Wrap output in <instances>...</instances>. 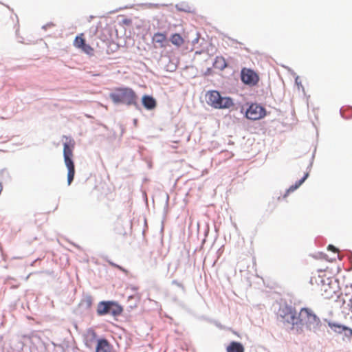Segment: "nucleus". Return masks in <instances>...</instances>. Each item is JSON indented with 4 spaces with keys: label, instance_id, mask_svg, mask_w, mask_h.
I'll return each instance as SVG.
<instances>
[{
    "label": "nucleus",
    "instance_id": "39448f33",
    "mask_svg": "<svg viewBox=\"0 0 352 352\" xmlns=\"http://www.w3.org/2000/svg\"><path fill=\"white\" fill-rule=\"evenodd\" d=\"M206 100L208 105L217 109H226L233 107L232 98L223 96L217 90H210L206 94Z\"/></svg>",
    "mask_w": 352,
    "mask_h": 352
},
{
    "label": "nucleus",
    "instance_id": "b1692460",
    "mask_svg": "<svg viewBox=\"0 0 352 352\" xmlns=\"http://www.w3.org/2000/svg\"><path fill=\"white\" fill-rule=\"evenodd\" d=\"M276 207V204L274 200L273 199L272 201H269L267 211L270 214H271L274 210Z\"/></svg>",
    "mask_w": 352,
    "mask_h": 352
},
{
    "label": "nucleus",
    "instance_id": "412c9836",
    "mask_svg": "<svg viewBox=\"0 0 352 352\" xmlns=\"http://www.w3.org/2000/svg\"><path fill=\"white\" fill-rule=\"evenodd\" d=\"M105 261L112 267L117 268L118 270L127 274L128 271L124 268L122 266L116 264V263L113 262L111 260L109 259L107 257L105 258Z\"/></svg>",
    "mask_w": 352,
    "mask_h": 352
},
{
    "label": "nucleus",
    "instance_id": "4c0bfd02",
    "mask_svg": "<svg viewBox=\"0 0 352 352\" xmlns=\"http://www.w3.org/2000/svg\"><path fill=\"white\" fill-rule=\"evenodd\" d=\"M132 289H133V291H136V290L138 289V288H137L136 287H132Z\"/></svg>",
    "mask_w": 352,
    "mask_h": 352
},
{
    "label": "nucleus",
    "instance_id": "bb28decb",
    "mask_svg": "<svg viewBox=\"0 0 352 352\" xmlns=\"http://www.w3.org/2000/svg\"><path fill=\"white\" fill-rule=\"evenodd\" d=\"M327 250L329 251H331L334 253H337L338 251V248H336L335 245H332V244H329L327 247Z\"/></svg>",
    "mask_w": 352,
    "mask_h": 352
},
{
    "label": "nucleus",
    "instance_id": "f03ea898",
    "mask_svg": "<svg viewBox=\"0 0 352 352\" xmlns=\"http://www.w3.org/2000/svg\"><path fill=\"white\" fill-rule=\"evenodd\" d=\"M277 318L280 322L284 325H292L291 329L296 331L297 334L303 333L300 329V320H299V314L297 313L296 308L287 303L280 305L277 313Z\"/></svg>",
    "mask_w": 352,
    "mask_h": 352
},
{
    "label": "nucleus",
    "instance_id": "2eb2a0df",
    "mask_svg": "<svg viewBox=\"0 0 352 352\" xmlns=\"http://www.w3.org/2000/svg\"><path fill=\"white\" fill-rule=\"evenodd\" d=\"M341 116L344 119H349L352 118V107L344 106L340 109Z\"/></svg>",
    "mask_w": 352,
    "mask_h": 352
},
{
    "label": "nucleus",
    "instance_id": "0eeeda50",
    "mask_svg": "<svg viewBox=\"0 0 352 352\" xmlns=\"http://www.w3.org/2000/svg\"><path fill=\"white\" fill-rule=\"evenodd\" d=\"M267 114L265 108L258 103H251L245 111V117L252 120L263 118Z\"/></svg>",
    "mask_w": 352,
    "mask_h": 352
},
{
    "label": "nucleus",
    "instance_id": "5701e85b",
    "mask_svg": "<svg viewBox=\"0 0 352 352\" xmlns=\"http://www.w3.org/2000/svg\"><path fill=\"white\" fill-rule=\"evenodd\" d=\"M342 333L344 334V336L350 341L351 338L352 337V329L346 326V329H344Z\"/></svg>",
    "mask_w": 352,
    "mask_h": 352
},
{
    "label": "nucleus",
    "instance_id": "f257e3e1",
    "mask_svg": "<svg viewBox=\"0 0 352 352\" xmlns=\"http://www.w3.org/2000/svg\"><path fill=\"white\" fill-rule=\"evenodd\" d=\"M109 98L115 105L133 106L136 110L141 111L142 109L140 104L138 103V96L136 92L129 87H115L109 93Z\"/></svg>",
    "mask_w": 352,
    "mask_h": 352
},
{
    "label": "nucleus",
    "instance_id": "423d86ee",
    "mask_svg": "<svg viewBox=\"0 0 352 352\" xmlns=\"http://www.w3.org/2000/svg\"><path fill=\"white\" fill-rule=\"evenodd\" d=\"M123 307L115 300H102L98 302L96 314L98 316L111 315L118 317L123 312Z\"/></svg>",
    "mask_w": 352,
    "mask_h": 352
},
{
    "label": "nucleus",
    "instance_id": "9d476101",
    "mask_svg": "<svg viewBox=\"0 0 352 352\" xmlns=\"http://www.w3.org/2000/svg\"><path fill=\"white\" fill-rule=\"evenodd\" d=\"M142 105L148 111H153L157 107V100L151 95L144 94L141 98Z\"/></svg>",
    "mask_w": 352,
    "mask_h": 352
},
{
    "label": "nucleus",
    "instance_id": "ea45409f",
    "mask_svg": "<svg viewBox=\"0 0 352 352\" xmlns=\"http://www.w3.org/2000/svg\"><path fill=\"white\" fill-rule=\"evenodd\" d=\"M336 257L335 256V257H333V258H331V260H330V261L332 262V261H336Z\"/></svg>",
    "mask_w": 352,
    "mask_h": 352
},
{
    "label": "nucleus",
    "instance_id": "f3484780",
    "mask_svg": "<svg viewBox=\"0 0 352 352\" xmlns=\"http://www.w3.org/2000/svg\"><path fill=\"white\" fill-rule=\"evenodd\" d=\"M170 41L175 46L179 47L184 43V39L180 34L175 33L173 34L170 38Z\"/></svg>",
    "mask_w": 352,
    "mask_h": 352
},
{
    "label": "nucleus",
    "instance_id": "6ab92c4d",
    "mask_svg": "<svg viewBox=\"0 0 352 352\" xmlns=\"http://www.w3.org/2000/svg\"><path fill=\"white\" fill-rule=\"evenodd\" d=\"M86 42L85 38L82 37V35H78L76 36L74 41V45L77 48H80V47Z\"/></svg>",
    "mask_w": 352,
    "mask_h": 352
},
{
    "label": "nucleus",
    "instance_id": "aec40b11",
    "mask_svg": "<svg viewBox=\"0 0 352 352\" xmlns=\"http://www.w3.org/2000/svg\"><path fill=\"white\" fill-rule=\"evenodd\" d=\"M84 53L91 55L94 52V49L90 46L89 44H87L86 42L80 47V48Z\"/></svg>",
    "mask_w": 352,
    "mask_h": 352
},
{
    "label": "nucleus",
    "instance_id": "c9c22d12",
    "mask_svg": "<svg viewBox=\"0 0 352 352\" xmlns=\"http://www.w3.org/2000/svg\"><path fill=\"white\" fill-rule=\"evenodd\" d=\"M133 123H134L135 125H136L137 123H138V120L137 119H134L133 120Z\"/></svg>",
    "mask_w": 352,
    "mask_h": 352
},
{
    "label": "nucleus",
    "instance_id": "6e6552de",
    "mask_svg": "<svg viewBox=\"0 0 352 352\" xmlns=\"http://www.w3.org/2000/svg\"><path fill=\"white\" fill-rule=\"evenodd\" d=\"M90 341L96 340L95 352H113V346L105 338H97V334L94 330L89 331Z\"/></svg>",
    "mask_w": 352,
    "mask_h": 352
},
{
    "label": "nucleus",
    "instance_id": "a211bd4d",
    "mask_svg": "<svg viewBox=\"0 0 352 352\" xmlns=\"http://www.w3.org/2000/svg\"><path fill=\"white\" fill-rule=\"evenodd\" d=\"M175 8L178 11L184 12L186 13L193 12V10H192L191 7L184 2L176 4Z\"/></svg>",
    "mask_w": 352,
    "mask_h": 352
},
{
    "label": "nucleus",
    "instance_id": "c756f323",
    "mask_svg": "<svg viewBox=\"0 0 352 352\" xmlns=\"http://www.w3.org/2000/svg\"><path fill=\"white\" fill-rule=\"evenodd\" d=\"M199 34H197V36L195 39H193V40H192V43L193 45H195V44H196V43H197L199 42Z\"/></svg>",
    "mask_w": 352,
    "mask_h": 352
},
{
    "label": "nucleus",
    "instance_id": "4be33fe9",
    "mask_svg": "<svg viewBox=\"0 0 352 352\" xmlns=\"http://www.w3.org/2000/svg\"><path fill=\"white\" fill-rule=\"evenodd\" d=\"M309 172H307L304 174L303 177L300 179L299 180L296 181L295 184H294L297 189L306 181V179L309 177Z\"/></svg>",
    "mask_w": 352,
    "mask_h": 352
},
{
    "label": "nucleus",
    "instance_id": "1a4fd4ad",
    "mask_svg": "<svg viewBox=\"0 0 352 352\" xmlns=\"http://www.w3.org/2000/svg\"><path fill=\"white\" fill-rule=\"evenodd\" d=\"M241 80L246 85L254 87L258 83L259 76L252 69L245 67L241 71Z\"/></svg>",
    "mask_w": 352,
    "mask_h": 352
},
{
    "label": "nucleus",
    "instance_id": "c03bdc74",
    "mask_svg": "<svg viewBox=\"0 0 352 352\" xmlns=\"http://www.w3.org/2000/svg\"><path fill=\"white\" fill-rule=\"evenodd\" d=\"M351 287H352V285H351Z\"/></svg>",
    "mask_w": 352,
    "mask_h": 352
},
{
    "label": "nucleus",
    "instance_id": "cd10ccee",
    "mask_svg": "<svg viewBox=\"0 0 352 352\" xmlns=\"http://www.w3.org/2000/svg\"><path fill=\"white\" fill-rule=\"evenodd\" d=\"M172 285H177V287L182 289L183 291L185 290V287L181 283L178 282L177 280H172Z\"/></svg>",
    "mask_w": 352,
    "mask_h": 352
},
{
    "label": "nucleus",
    "instance_id": "37998d69",
    "mask_svg": "<svg viewBox=\"0 0 352 352\" xmlns=\"http://www.w3.org/2000/svg\"><path fill=\"white\" fill-rule=\"evenodd\" d=\"M314 158V153L312 155V160Z\"/></svg>",
    "mask_w": 352,
    "mask_h": 352
},
{
    "label": "nucleus",
    "instance_id": "4468645a",
    "mask_svg": "<svg viewBox=\"0 0 352 352\" xmlns=\"http://www.w3.org/2000/svg\"><path fill=\"white\" fill-rule=\"evenodd\" d=\"M212 66L214 68L222 71L227 67V63L223 56H217L214 58Z\"/></svg>",
    "mask_w": 352,
    "mask_h": 352
},
{
    "label": "nucleus",
    "instance_id": "393cba45",
    "mask_svg": "<svg viewBox=\"0 0 352 352\" xmlns=\"http://www.w3.org/2000/svg\"><path fill=\"white\" fill-rule=\"evenodd\" d=\"M293 74H294V76H295V84L297 85L298 89H302V90H304V87H303V86H302V82H301V81H300V80L299 76H297V75H296V74H295V73H293Z\"/></svg>",
    "mask_w": 352,
    "mask_h": 352
},
{
    "label": "nucleus",
    "instance_id": "ddd939ff",
    "mask_svg": "<svg viewBox=\"0 0 352 352\" xmlns=\"http://www.w3.org/2000/svg\"><path fill=\"white\" fill-rule=\"evenodd\" d=\"M243 345L237 341H232L226 347L227 352H244Z\"/></svg>",
    "mask_w": 352,
    "mask_h": 352
},
{
    "label": "nucleus",
    "instance_id": "7c9ffc66",
    "mask_svg": "<svg viewBox=\"0 0 352 352\" xmlns=\"http://www.w3.org/2000/svg\"><path fill=\"white\" fill-rule=\"evenodd\" d=\"M122 22L125 25H129L131 23V19H124Z\"/></svg>",
    "mask_w": 352,
    "mask_h": 352
},
{
    "label": "nucleus",
    "instance_id": "20e7f679",
    "mask_svg": "<svg viewBox=\"0 0 352 352\" xmlns=\"http://www.w3.org/2000/svg\"><path fill=\"white\" fill-rule=\"evenodd\" d=\"M66 142L63 143V157L64 162L67 168V184L69 186L74 179L75 165L73 160V151L75 146V141L71 137L63 135Z\"/></svg>",
    "mask_w": 352,
    "mask_h": 352
},
{
    "label": "nucleus",
    "instance_id": "7ed1b4c3",
    "mask_svg": "<svg viewBox=\"0 0 352 352\" xmlns=\"http://www.w3.org/2000/svg\"><path fill=\"white\" fill-rule=\"evenodd\" d=\"M299 320H300V329L303 330L305 326L306 329L317 333L318 331H324L325 324H323L319 317L309 308L302 307L299 312Z\"/></svg>",
    "mask_w": 352,
    "mask_h": 352
},
{
    "label": "nucleus",
    "instance_id": "2f4dec72",
    "mask_svg": "<svg viewBox=\"0 0 352 352\" xmlns=\"http://www.w3.org/2000/svg\"><path fill=\"white\" fill-rule=\"evenodd\" d=\"M347 307H349L350 309L352 311V298H350L349 300V302L347 303Z\"/></svg>",
    "mask_w": 352,
    "mask_h": 352
},
{
    "label": "nucleus",
    "instance_id": "72a5a7b5",
    "mask_svg": "<svg viewBox=\"0 0 352 352\" xmlns=\"http://www.w3.org/2000/svg\"><path fill=\"white\" fill-rule=\"evenodd\" d=\"M176 69V66L175 65H172L171 66V69H170V71H174Z\"/></svg>",
    "mask_w": 352,
    "mask_h": 352
},
{
    "label": "nucleus",
    "instance_id": "79ce46f5",
    "mask_svg": "<svg viewBox=\"0 0 352 352\" xmlns=\"http://www.w3.org/2000/svg\"><path fill=\"white\" fill-rule=\"evenodd\" d=\"M132 298H133V296H130L129 297V299H132Z\"/></svg>",
    "mask_w": 352,
    "mask_h": 352
},
{
    "label": "nucleus",
    "instance_id": "dca6fc26",
    "mask_svg": "<svg viewBox=\"0 0 352 352\" xmlns=\"http://www.w3.org/2000/svg\"><path fill=\"white\" fill-rule=\"evenodd\" d=\"M166 41V34L161 32H156L153 36V41L160 44L161 47H164V42Z\"/></svg>",
    "mask_w": 352,
    "mask_h": 352
},
{
    "label": "nucleus",
    "instance_id": "58836bf2",
    "mask_svg": "<svg viewBox=\"0 0 352 352\" xmlns=\"http://www.w3.org/2000/svg\"><path fill=\"white\" fill-rule=\"evenodd\" d=\"M135 307H136V303H135L133 305H130L131 308Z\"/></svg>",
    "mask_w": 352,
    "mask_h": 352
},
{
    "label": "nucleus",
    "instance_id": "9b49d317",
    "mask_svg": "<svg viewBox=\"0 0 352 352\" xmlns=\"http://www.w3.org/2000/svg\"><path fill=\"white\" fill-rule=\"evenodd\" d=\"M93 304V297L88 293L83 294L82 298L79 303V307L84 311L90 309Z\"/></svg>",
    "mask_w": 352,
    "mask_h": 352
},
{
    "label": "nucleus",
    "instance_id": "f704fd0d",
    "mask_svg": "<svg viewBox=\"0 0 352 352\" xmlns=\"http://www.w3.org/2000/svg\"><path fill=\"white\" fill-rule=\"evenodd\" d=\"M153 6L158 7V5L157 4L149 3V7H153Z\"/></svg>",
    "mask_w": 352,
    "mask_h": 352
},
{
    "label": "nucleus",
    "instance_id": "473e14b6",
    "mask_svg": "<svg viewBox=\"0 0 352 352\" xmlns=\"http://www.w3.org/2000/svg\"><path fill=\"white\" fill-rule=\"evenodd\" d=\"M320 254L321 255V257L323 258H326L327 257V255L324 253L320 252Z\"/></svg>",
    "mask_w": 352,
    "mask_h": 352
},
{
    "label": "nucleus",
    "instance_id": "e433bc0d",
    "mask_svg": "<svg viewBox=\"0 0 352 352\" xmlns=\"http://www.w3.org/2000/svg\"><path fill=\"white\" fill-rule=\"evenodd\" d=\"M312 166V161L311 162V163L309 164V165L308 166L307 168H309Z\"/></svg>",
    "mask_w": 352,
    "mask_h": 352
},
{
    "label": "nucleus",
    "instance_id": "c85d7f7f",
    "mask_svg": "<svg viewBox=\"0 0 352 352\" xmlns=\"http://www.w3.org/2000/svg\"><path fill=\"white\" fill-rule=\"evenodd\" d=\"M54 26V24L52 22L47 23V24L42 26V29L46 30L47 28L50 27Z\"/></svg>",
    "mask_w": 352,
    "mask_h": 352
},
{
    "label": "nucleus",
    "instance_id": "a878e982",
    "mask_svg": "<svg viewBox=\"0 0 352 352\" xmlns=\"http://www.w3.org/2000/svg\"><path fill=\"white\" fill-rule=\"evenodd\" d=\"M296 190H297V188L293 184L286 190L285 193L283 195V198H285L288 196V195L291 192H294Z\"/></svg>",
    "mask_w": 352,
    "mask_h": 352
},
{
    "label": "nucleus",
    "instance_id": "a19ab883",
    "mask_svg": "<svg viewBox=\"0 0 352 352\" xmlns=\"http://www.w3.org/2000/svg\"><path fill=\"white\" fill-rule=\"evenodd\" d=\"M93 18H94V16L91 15V16H89V21H90Z\"/></svg>",
    "mask_w": 352,
    "mask_h": 352
},
{
    "label": "nucleus",
    "instance_id": "f8f14e48",
    "mask_svg": "<svg viewBox=\"0 0 352 352\" xmlns=\"http://www.w3.org/2000/svg\"><path fill=\"white\" fill-rule=\"evenodd\" d=\"M325 322H327L328 326L329 328L338 334H342L344 329H346V325L342 324L340 323L336 322H331L327 319L324 320Z\"/></svg>",
    "mask_w": 352,
    "mask_h": 352
}]
</instances>
